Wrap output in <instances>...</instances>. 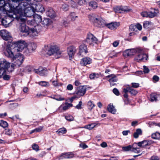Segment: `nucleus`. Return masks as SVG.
I'll return each instance as SVG.
<instances>
[{
  "mask_svg": "<svg viewBox=\"0 0 160 160\" xmlns=\"http://www.w3.org/2000/svg\"><path fill=\"white\" fill-rule=\"evenodd\" d=\"M30 2L31 3L25 6L21 11V13H17V14H13L12 13H11L9 16L16 18L18 21L23 22H26L25 17H30L34 15L35 12L34 8H32L34 2V0H31Z\"/></svg>",
  "mask_w": 160,
  "mask_h": 160,
  "instance_id": "1",
  "label": "nucleus"
},
{
  "mask_svg": "<svg viewBox=\"0 0 160 160\" xmlns=\"http://www.w3.org/2000/svg\"><path fill=\"white\" fill-rule=\"evenodd\" d=\"M13 2H10L8 0H0V10L5 13V12L9 17V14L12 13L13 14H17V13H21L18 9L17 10L15 5L13 4Z\"/></svg>",
  "mask_w": 160,
  "mask_h": 160,
  "instance_id": "2",
  "label": "nucleus"
},
{
  "mask_svg": "<svg viewBox=\"0 0 160 160\" xmlns=\"http://www.w3.org/2000/svg\"><path fill=\"white\" fill-rule=\"evenodd\" d=\"M15 65L4 58H0V78L7 71L11 72L14 69Z\"/></svg>",
  "mask_w": 160,
  "mask_h": 160,
  "instance_id": "3",
  "label": "nucleus"
},
{
  "mask_svg": "<svg viewBox=\"0 0 160 160\" xmlns=\"http://www.w3.org/2000/svg\"><path fill=\"white\" fill-rule=\"evenodd\" d=\"M12 43L7 45L6 51L4 52L5 55L8 58L12 59L17 52L15 50Z\"/></svg>",
  "mask_w": 160,
  "mask_h": 160,
  "instance_id": "4",
  "label": "nucleus"
},
{
  "mask_svg": "<svg viewBox=\"0 0 160 160\" xmlns=\"http://www.w3.org/2000/svg\"><path fill=\"white\" fill-rule=\"evenodd\" d=\"M47 54L50 56L54 55L56 58H58L60 57L61 52L58 46H51L48 51Z\"/></svg>",
  "mask_w": 160,
  "mask_h": 160,
  "instance_id": "5",
  "label": "nucleus"
},
{
  "mask_svg": "<svg viewBox=\"0 0 160 160\" xmlns=\"http://www.w3.org/2000/svg\"><path fill=\"white\" fill-rule=\"evenodd\" d=\"M13 43L12 45L17 52L22 51L24 48H26L28 46L27 43L24 40H19L15 42H13Z\"/></svg>",
  "mask_w": 160,
  "mask_h": 160,
  "instance_id": "6",
  "label": "nucleus"
},
{
  "mask_svg": "<svg viewBox=\"0 0 160 160\" xmlns=\"http://www.w3.org/2000/svg\"><path fill=\"white\" fill-rule=\"evenodd\" d=\"M12 59L14 63L15 66L19 67L24 61V56L19 53L17 52Z\"/></svg>",
  "mask_w": 160,
  "mask_h": 160,
  "instance_id": "7",
  "label": "nucleus"
},
{
  "mask_svg": "<svg viewBox=\"0 0 160 160\" xmlns=\"http://www.w3.org/2000/svg\"><path fill=\"white\" fill-rule=\"evenodd\" d=\"M86 42L90 45H93L94 44L97 43L98 40L97 38L92 34L89 33L87 35V38L86 39Z\"/></svg>",
  "mask_w": 160,
  "mask_h": 160,
  "instance_id": "8",
  "label": "nucleus"
},
{
  "mask_svg": "<svg viewBox=\"0 0 160 160\" xmlns=\"http://www.w3.org/2000/svg\"><path fill=\"white\" fill-rule=\"evenodd\" d=\"M142 51L141 50V52L138 53L139 54L136 56L135 60L137 62H140L142 61H145L147 60L148 56L147 54L142 53Z\"/></svg>",
  "mask_w": 160,
  "mask_h": 160,
  "instance_id": "9",
  "label": "nucleus"
},
{
  "mask_svg": "<svg viewBox=\"0 0 160 160\" xmlns=\"http://www.w3.org/2000/svg\"><path fill=\"white\" fill-rule=\"evenodd\" d=\"M88 52L87 47L84 44H82L79 47V51L78 54L81 57L85 56Z\"/></svg>",
  "mask_w": 160,
  "mask_h": 160,
  "instance_id": "10",
  "label": "nucleus"
},
{
  "mask_svg": "<svg viewBox=\"0 0 160 160\" xmlns=\"http://www.w3.org/2000/svg\"><path fill=\"white\" fill-rule=\"evenodd\" d=\"M141 49L139 48L131 49L126 50L125 53L128 56H131L134 54L136 53H139L141 52Z\"/></svg>",
  "mask_w": 160,
  "mask_h": 160,
  "instance_id": "11",
  "label": "nucleus"
},
{
  "mask_svg": "<svg viewBox=\"0 0 160 160\" xmlns=\"http://www.w3.org/2000/svg\"><path fill=\"white\" fill-rule=\"evenodd\" d=\"M19 21L21 22L19 28V30L21 32L25 33L27 35L29 33V31L30 29L28 27L26 26L25 23L26 22H22L20 21Z\"/></svg>",
  "mask_w": 160,
  "mask_h": 160,
  "instance_id": "12",
  "label": "nucleus"
},
{
  "mask_svg": "<svg viewBox=\"0 0 160 160\" xmlns=\"http://www.w3.org/2000/svg\"><path fill=\"white\" fill-rule=\"evenodd\" d=\"M77 51L76 48L73 46H71L67 48L68 54L69 56V60H71Z\"/></svg>",
  "mask_w": 160,
  "mask_h": 160,
  "instance_id": "13",
  "label": "nucleus"
},
{
  "mask_svg": "<svg viewBox=\"0 0 160 160\" xmlns=\"http://www.w3.org/2000/svg\"><path fill=\"white\" fill-rule=\"evenodd\" d=\"M100 17L97 15V14L94 13L90 14L88 16V18L90 21L93 23L95 25L98 22V20H99Z\"/></svg>",
  "mask_w": 160,
  "mask_h": 160,
  "instance_id": "14",
  "label": "nucleus"
},
{
  "mask_svg": "<svg viewBox=\"0 0 160 160\" xmlns=\"http://www.w3.org/2000/svg\"><path fill=\"white\" fill-rule=\"evenodd\" d=\"M0 35L5 40H10L12 38L11 37L10 35L8 32L5 30H2L1 31Z\"/></svg>",
  "mask_w": 160,
  "mask_h": 160,
  "instance_id": "15",
  "label": "nucleus"
},
{
  "mask_svg": "<svg viewBox=\"0 0 160 160\" xmlns=\"http://www.w3.org/2000/svg\"><path fill=\"white\" fill-rule=\"evenodd\" d=\"M14 19H16V18L10 17L7 15V16L5 19H2V23L3 25L7 27L9 24V23L13 21Z\"/></svg>",
  "mask_w": 160,
  "mask_h": 160,
  "instance_id": "16",
  "label": "nucleus"
},
{
  "mask_svg": "<svg viewBox=\"0 0 160 160\" xmlns=\"http://www.w3.org/2000/svg\"><path fill=\"white\" fill-rule=\"evenodd\" d=\"M106 77L110 78V79L109 80V82H110L111 86L115 85V83H114V82H116L118 80L116 76L114 74H111L108 75Z\"/></svg>",
  "mask_w": 160,
  "mask_h": 160,
  "instance_id": "17",
  "label": "nucleus"
},
{
  "mask_svg": "<svg viewBox=\"0 0 160 160\" xmlns=\"http://www.w3.org/2000/svg\"><path fill=\"white\" fill-rule=\"evenodd\" d=\"M152 142V141L151 140H146L139 142L137 143V144L140 147L144 148L151 144Z\"/></svg>",
  "mask_w": 160,
  "mask_h": 160,
  "instance_id": "18",
  "label": "nucleus"
},
{
  "mask_svg": "<svg viewBox=\"0 0 160 160\" xmlns=\"http://www.w3.org/2000/svg\"><path fill=\"white\" fill-rule=\"evenodd\" d=\"M38 28L37 27H35L34 28H31L29 31V33L27 35H29L32 37L37 36L39 32L37 31Z\"/></svg>",
  "mask_w": 160,
  "mask_h": 160,
  "instance_id": "19",
  "label": "nucleus"
},
{
  "mask_svg": "<svg viewBox=\"0 0 160 160\" xmlns=\"http://www.w3.org/2000/svg\"><path fill=\"white\" fill-rule=\"evenodd\" d=\"M92 60L89 57L83 58L81 60L80 63L82 65L86 66L87 64H90L92 62Z\"/></svg>",
  "mask_w": 160,
  "mask_h": 160,
  "instance_id": "20",
  "label": "nucleus"
},
{
  "mask_svg": "<svg viewBox=\"0 0 160 160\" xmlns=\"http://www.w3.org/2000/svg\"><path fill=\"white\" fill-rule=\"evenodd\" d=\"M34 3H34V5L32 6V8H34L35 11V10L37 11L42 12L45 11L44 7L41 4H34Z\"/></svg>",
  "mask_w": 160,
  "mask_h": 160,
  "instance_id": "21",
  "label": "nucleus"
},
{
  "mask_svg": "<svg viewBox=\"0 0 160 160\" xmlns=\"http://www.w3.org/2000/svg\"><path fill=\"white\" fill-rule=\"evenodd\" d=\"M35 72L41 76H45L47 73V70L46 69H43L42 67H40L38 69H35Z\"/></svg>",
  "mask_w": 160,
  "mask_h": 160,
  "instance_id": "22",
  "label": "nucleus"
},
{
  "mask_svg": "<svg viewBox=\"0 0 160 160\" xmlns=\"http://www.w3.org/2000/svg\"><path fill=\"white\" fill-rule=\"evenodd\" d=\"M86 92V88L83 86H81L78 88L76 94L78 96H82L85 94Z\"/></svg>",
  "mask_w": 160,
  "mask_h": 160,
  "instance_id": "23",
  "label": "nucleus"
},
{
  "mask_svg": "<svg viewBox=\"0 0 160 160\" xmlns=\"http://www.w3.org/2000/svg\"><path fill=\"white\" fill-rule=\"evenodd\" d=\"M95 26L98 27H102L107 26V25L105 21L100 17L99 20H98V22H97Z\"/></svg>",
  "mask_w": 160,
  "mask_h": 160,
  "instance_id": "24",
  "label": "nucleus"
},
{
  "mask_svg": "<svg viewBox=\"0 0 160 160\" xmlns=\"http://www.w3.org/2000/svg\"><path fill=\"white\" fill-rule=\"evenodd\" d=\"M149 17L152 18L158 15L159 14V11L158 10L153 9L149 12Z\"/></svg>",
  "mask_w": 160,
  "mask_h": 160,
  "instance_id": "25",
  "label": "nucleus"
},
{
  "mask_svg": "<svg viewBox=\"0 0 160 160\" xmlns=\"http://www.w3.org/2000/svg\"><path fill=\"white\" fill-rule=\"evenodd\" d=\"M150 100L151 102L156 101L158 99L160 98V95L152 93L150 94Z\"/></svg>",
  "mask_w": 160,
  "mask_h": 160,
  "instance_id": "26",
  "label": "nucleus"
},
{
  "mask_svg": "<svg viewBox=\"0 0 160 160\" xmlns=\"http://www.w3.org/2000/svg\"><path fill=\"white\" fill-rule=\"evenodd\" d=\"M119 26V23L117 22H113L107 25V27L111 29H116Z\"/></svg>",
  "mask_w": 160,
  "mask_h": 160,
  "instance_id": "27",
  "label": "nucleus"
},
{
  "mask_svg": "<svg viewBox=\"0 0 160 160\" xmlns=\"http://www.w3.org/2000/svg\"><path fill=\"white\" fill-rule=\"evenodd\" d=\"M116 11H115L119 13H122L123 12H128L130 11V10L128 9L127 7H117L116 8Z\"/></svg>",
  "mask_w": 160,
  "mask_h": 160,
  "instance_id": "28",
  "label": "nucleus"
},
{
  "mask_svg": "<svg viewBox=\"0 0 160 160\" xmlns=\"http://www.w3.org/2000/svg\"><path fill=\"white\" fill-rule=\"evenodd\" d=\"M41 24L43 27H47L52 22L51 20L47 18H44L41 22Z\"/></svg>",
  "mask_w": 160,
  "mask_h": 160,
  "instance_id": "29",
  "label": "nucleus"
},
{
  "mask_svg": "<svg viewBox=\"0 0 160 160\" xmlns=\"http://www.w3.org/2000/svg\"><path fill=\"white\" fill-rule=\"evenodd\" d=\"M33 17L36 24H38L41 22L42 18L40 15L37 14H35L33 15Z\"/></svg>",
  "mask_w": 160,
  "mask_h": 160,
  "instance_id": "30",
  "label": "nucleus"
},
{
  "mask_svg": "<svg viewBox=\"0 0 160 160\" xmlns=\"http://www.w3.org/2000/svg\"><path fill=\"white\" fill-rule=\"evenodd\" d=\"M108 111L114 114L116 112L114 106L111 104H109L108 107Z\"/></svg>",
  "mask_w": 160,
  "mask_h": 160,
  "instance_id": "31",
  "label": "nucleus"
},
{
  "mask_svg": "<svg viewBox=\"0 0 160 160\" xmlns=\"http://www.w3.org/2000/svg\"><path fill=\"white\" fill-rule=\"evenodd\" d=\"M142 134V131L141 129L138 128L136 129V132L133 134V137L135 138L138 137L139 135Z\"/></svg>",
  "mask_w": 160,
  "mask_h": 160,
  "instance_id": "32",
  "label": "nucleus"
},
{
  "mask_svg": "<svg viewBox=\"0 0 160 160\" xmlns=\"http://www.w3.org/2000/svg\"><path fill=\"white\" fill-rule=\"evenodd\" d=\"M47 14L51 18H53L55 17L54 11L52 9H50L48 11Z\"/></svg>",
  "mask_w": 160,
  "mask_h": 160,
  "instance_id": "33",
  "label": "nucleus"
},
{
  "mask_svg": "<svg viewBox=\"0 0 160 160\" xmlns=\"http://www.w3.org/2000/svg\"><path fill=\"white\" fill-rule=\"evenodd\" d=\"M152 24V23L149 21H145L143 24V27L144 28L148 29L150 28Z\"/></svg>",
  "mask_w": 160,
  "mask_h": 160,
  "instance_id": "34",
  "label": "nucleus"
},
{
  "mask_svg": "<svg viewBox=\"0 0 160 160\" xmlns=\"http://www.w3.org/2000/svg\"><path fill=\"white\" fill-rule=\"evenodd\" d=\"M67 130L65 128H61L56 131V133L60 135L65 134L67 132Z\"/></svg>",
  "mask_w": 160,
  "mask_h": 160,
  "instance_id": "35",
  "label": "nucleus"
},
{
  "mask_svg": "<svg viewBox=\"0 0 160 160\" xmlns=\"http://www.w3.org/2000/svg\"><path fill=\"white\" fill-rule=\"evenodd\" d=\"M28 25H29L31 26H34V28L35 27H37V28H38L39 27L37 24L36 23L35 21L33 19L29 20L28 21Z\"/></svg>",
  "mask_w": 160,
  "mask_h": 160,
  "instance_id": "36",
  "label": "nucleus"
},
{
  "mask_svg": "<svg viewBox=\"0 0 160 160\" xmlns=\"http://www.w3.org/2000/svg\"><path fill=\"white\" fill-rule=\"evenodd\" d=\"M100 76L99 74L98 73H93L89 75V78L91 79H94L98 78Z\"/></svg>",
  "mask_w": 160,
  "mask_h": 160,
  "instance_id": "37",
  "label": "nucleus"
},
{
  "mask_svg": "<svg viewBox=\"0 0 160 160\" xmlns=\"http://www.w3.org/2000/svg\"><path fill=\"white\" fill-rule=\"evenodd\" d=\"M43 128V127L39 126V127L36 128L35 129L32 130L30 133L32 134V133L34 132H40L42 129Z\"/></svg>",
  "mask_w": 160,
  "mask_h": 160,
  "instance_id": "38",
  "label": "nucleus"
},
{
  "mask_svg": "<svg viewBox=\"0 0 160 160\" xmlns=\"http://www.w3.org/2000/svg\"><path fill=\"white\" fill-rule=\"evenodd\" d=\"M152 138L154 139H160V133L156 132L152 135Z\"/></svg>",
  "mask_w": 160,
  "mask_h": 160,
  "instance_id": "39",
  "label": "nucleus"
},
{
  "mask_svg": "<svg viewBox=\"0 0 160 160\" xmlns=\"http://www.w3.org/2000/svg\"><path fill=\"white\" fill-rule=\"evenodd\" d=\"M27 47L28 49H31L32 50H35L37 47L36 44L34 43H31L28 45Z\"/></svg>",
  "mask_w": 160,
  "mask_h": 160,
  "instance_id": "40",
  "label": "nucleus"
},
{
  "mask_svg": "<svg viewBox=\"0 0 160 160\" xmlns=\"http://www.w3.org/2000/svg\"><path fill=\"white\" fill-rule=\"evenodd\" d=\"M95 105L91 101H89L88 103V109L90 111L94 107Z\"/></svg>",
  "mask_w": 160,
  "mask_h": 160,
  "instance_id": "41",
  "label": "nucleus"
},
{
  "mask_svg": "<svg viewBox=\"0 0 160 160\" xmlns=\"http://www.w3.org/2000/svg\"><path fill=\"white\" fill-rule=\"evenodd\" d=\"M132 147L131 145H129L125 147H122V150L125 151H128L131 150L132 149Z\"/></svg>",
  "mask_w": 160,
  "mask_h": 160,
  "instance_id": "42",
  "label": "nucleus"
},
{
  "mask_svg": "<svg viewBox=\"0 0 160 160\" xmlns=\"http://www.w3.org/2000/svg\"><path fill=\"white\" fill-rule=\"evenodd\" d=\"M89 5L93 9H95L97 7V4L96 2L92 1L90 2Z\"/></svg>",
  "mask_w": 160,
  "mask_h": 160,
  "instance_id": "43",
  "label": "nucleus"
},
{
  "mask_svg": "<svg viewBox=\"0 0 160 160\" xmlns=\"http://www.w3.org/2000/svg\"><path fill=\"white\" fill-rule=\"evenodd\" d=\"M74 155L72 152H68L64 154V157L66 158H69L73 157Z\"/></svg>",
  "mask_w": 160,
  "mask_h": 160,
  "instance_id": "44",
  "label": "nucleus"
},
{
  "mask_svg": "<svg viewBox=\"0 0 160 160\" xmlns=\"http://www.w3.org/2000/svg\"><path fill=\"white\" fill-rule=\"evenodd\" d=\"M8 124L7 122L5 121L1 120L0 122V126L4 128L8 127Z\"/></svg>",
  "mask_w": 160,
  "mask_h": 160,
  "instance_id": "45",
  "label": "nucleus"
},
{
  "mask_svg": "<svg viewBox=\"0 0 160 160\" xmlns=\"http://www.w3.org/2000/svg\"><path fill=\"white\" fill-rule=\"evenodd\" d=\"M38 84L42 86H48L49 85V83L48 82H45V81H41L39 82H38Z\"/></svg>",
  "mask_w": 160,
  "mask_h": 160,
  "instance_id": "46",
  "label": "nucleus"
},
{
  "mask_svg": "<svg viewBox=\"0 0 160 160\" xmlns=\"http://www.w3.org/2000/svg\"><path fill=\"white\" fill-rule=\"evenodd\" d=\"M95 125H96L95 124L92 123L87 125H86L85 126V128L89 130H91L95 126Z\"/></svg>",
  "mask_w": 160,
  "mask_h": 160,
  "instance_id": "47",
  "label": "nucleus"
},
{
  "mask_svg": "<svg viewBox=\"0 0 160 160\" xmlns=\"http://www.w3.org/2000/svg\"><path fill=\"white\" fill-rule=\"evenodd\" d=\"M69 17L71 18L72 20L74 21L76 18L78 17V16L76 15L75 13L74 12H72L71 13Z\"/></svg>",
  "mask_w": 160,
  "mask_h": 160,
  "instance_id": "48",
  "label": "nucleus"
},
{
  "mask_svg": "<svg viewBox=\"0 0 160 160\" xmlns=\"http://www.w3.org/2000/svg\"><path fill=\"white\" fill-rule=\"evenodd\" d=\"M129 92L131 94L134 95H136L138 93L137 91L136 90L133 89L132 87H130V88L129 89Z\"/></svg>",
  "mask_w": 160,
  "mask_h": 160,
  "instance_id": "49",
  "label": "nucleus"
},
{
  "mask_svg": "<svg viewBox=\"0 0 160 160\" xmlns=\"http://www.w3.org/2000/svg\"><path fill=\"white\" fill-rule=\"evenodd\" d=\"M66 119L68 121H71L74 120V118L72 115H68L65 116Z\"/></svg>",
  "mask_w": 160,
  "mask_h": 160,
  "instance_id": "50",
  "label": "nucleus"
},
{
  "mask_svg": "<svg viewBox=\"0 0 160 160\" xmlns=\"http://www.w3.org/2000/svg\"><path fill=\"white\" fill-rule=\"evenodd\" d=\"M55 100L57 101H62L64 100V98L60 95H55Z\"/></svg>",
  "mask_w": 160,
  "mask_h": 160,
  "instance_id": "51",
  "label": "nucleus"
},
{
  "mask_svg": "<svg viewBox=\"0 0 160 160\" xmlns=\"http://www.w3.org/2000/svg\"><path fill=\"white\" fill-rule=\"evenodd\" d=\"M129 29L130 32H133L134 31H137V30H136V26L134 25H131L129 27Z\"/></svg>",
  "mask_w": 160,
  "mask_h": 160,
  "instance_id": "52",
  "label": "nucleus"
},
{
  "mask_svg": "<svg viewBox=\"0 0 160 160\" xmlns=\"http://www.w3.org/2000/svg\"><path fill=\"white\" fill-rule=\"evenodd\" d=\"M132 151L135 153H139L141 152L140 149L139 148H132Z\"/></svg>",
  "mask_w": 160,
  "mask_h": 160,
  "instance_id": "53",
  "label": "nucleus"
},
{
  "mask_svg": "<svg viewBox=\"0 0 160 160\" xmlns=\"http://www.w3.org/2000/svg\"><path fill=\"white\" fill-rule=\"evenodd\" d=\"M62 9L64 11H67L68 9V5L66 4L62 5Z\"/></svg>",
  "mask_w": 160,
  "mask_h": 160,
  "instance_id": "54",
  "label": "nucleus"
},
{
  "mask_svg": "<svg viewBox=\"0 0 160 160\" xmlns=\"http://www.w3.org/2000/svg\"><path fill=\"white\" fill-rule=\"evenodd\" d=\"M33 149L37 151L39 150V146L36 144H34L32 146Z\"/></svg>",
  "mask_w": 160,
  "mask_h": 160,
  "instance_id": "55",
  "label": "nucleus"
},
{
  "mask_svg": "<svg viewBox=\"0 0 160 160\" xmlns=\"http://www.w3.org/2000/svg\"><path fill=\"white\" fill-rule=\"evenodd\" d=\"M141 15L143 17H149V12H143L141 13Z\"/></svg>",
  "mask_w": 160,
  "mask_h": 160,
  "instance_id": "56",
  "label": "nucleus"
},
{
  "mask_svg": "<svg viewBox=\"0 0 160 160\" xmlns=\"http://www.w3.org/2000/svg\"><path fill=\"white\" fill-rule=\"evenodd\" d=\"M28 67H26L25 68H22V69H21L20 70V71L21 72H30V70H29L28 69Z\"/></svg>",
  "mask_w": 160,
  "mask_h": 160,
  "instance_id": "57",
  "label": "nucleus"
},
{
  "mask_svg": "<svg viewBox=\"0 0 160 160\" xmlns=\"http://www.w3.org/2000/svg\"><path fill=\"white\" fill-rule=\"evenodd\" d=\"M143 72L145 73H148L149 72V70L148 68L146 66H143Z\"/></svg>",
  "mask_w": 160,
  "mask_h": 160,
  "instance_id": "58",
  "label": "nucleus"
},
{
  "mask_svg": "<svg viewBox=\"0 0 160 160\" xmlns=\"http://www.w3.org/2000/svg\"><path fill=\"white\" fill-rule=\"evenodd\" d=\"M82 104V102L81 101L79 102V103L77 105L76 107L75 108L78 109H82L81 106Z\"/></svg>",
  "mask_w": 160,
  "mask_h": 160,
  "instance_id": "59",
  "label": "nucleus"
},
{
  "mask_svg": "<svg viewBox=\"0 0 160 160\" xmlns=\"http://www.w3.org/2000/svg\"><path fill=\"white\" fill-rule=\"evenodd\" d=\"M132 87H131L134 88H137L139 87V84L138 83H132Z\"/></svg>",
  "mask_w": 160,
  "mask_h": 160,
  "instance_id": "60",
  "label": "nucleus"
},
{
  "mask_svg": "<svg viewBox=\"0 0 160 160\" xmlns=\"http://www.w3.org/2000/svg\"><path fill=\"white\" fill-rule=\"evenodd\" d=\"M6 73L5 74H4L3 76H2V78H3V79L6 80H8L10 78V76L6 74Z\"/></svg>",
  "mask_w": 160,
  "mask_h": 160,
  "instance_id": "61",
  "label": "nucleus"
},
{
  "mask_svg": "<svg viewBox=\"0 0 160 160\" xmlns=\"http://www.w3.org/2000/svg\"><path fill=\"white\" fill-rule=\"evenodd\" d=\"M119 43V41H115L112 43L113 46L114 47H116L118 45Z\"/></svg>",
  "mask_w": 160,
  "mask_h": 160,
  "instance_id": "62",
  "label": "nucleus"
},
{
  "mask_svg": "<svg viewBox=\"0 0 160 160\" xmlns=\"http://www.w3.org/2000/svg\"><path fill=\"white\" fill-rule=\"evenodd\" d=\"M113 92L116 95H119V92L118 90L116 88H114L113 90Z\"/></svg>",
  "mask_w": 160,
  "mask_h": 160,
  "instance_id": "63",
  "label": "nucleus"
},
{
  "mask_svg": "<svg viewBox=\"0 0 160 160\" xmlns=\"http://www.w3.org/2000/svg\"><path fill=\"white\" fill-rule=\"evenodd\" d=\"M12 133V131L10 129L6 130L5 134L11 136Z\"/></svg>",
  "mask_w": 160,
  "mask_h": 160,
  "instance_id": "64",
  "label": "nucleus"
}]
</instances>
